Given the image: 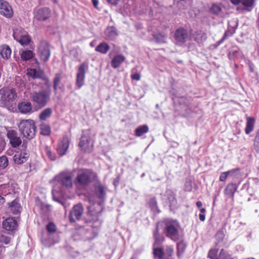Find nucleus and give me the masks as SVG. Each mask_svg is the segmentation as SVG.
<instances>
[{
  "label": "nucleus",
  "mask_w": 259,
  "mask_h": 259,
  "mask_svg": "<svg viewBox=\"0 0 259 259\" xmlns=\"http://www.w3.org/2000/svg\"><path fill=\"white\" fill-rule=\"evenodd\" d=\"M153 254L155 257H157L159 259H162L164 254V251L162 248H154Z\"/></svg>",
  "instance_id": "nucleus-39"
},
{
  "label": "nucleus",
  "mask_w": 259,
  "mask_h": 259,
  "mask_svg": "<svg viewBox=\"0 0 259 259\" xmlns=\"http://www.w3.org/2000/svg\"><path fill=\"white\" fill-rule=\"evenodd\" d=\"M72 175L70 172H63L60 173L56 177L57 181L60 182L63 186L70 188L72 186Z\"/></svg>",
  "instance_id": "nucleus-11"
},
{
  "label": "nucleus",
  "mask_w": 259,
  "mask_h": 259,
  "mask_svg": "<svg viewBox=\"0 0 259 259\" xmlns=\"http://www.w3.org/2000/svg\"><path fill=\"white\" fill-rule=\"evenodd\" d=\"M88 68V64L83 62L79 66L78 69L76 83L78 88H81L83 84L85 70H87Z\"/></svg>",
  "instance_id": "nucleus-13"
},
{
  "label": "nucleus",
  "mask_w": 259,
  "mask_h": 259,
  "mask_svg": "<svg viewBox=\"0 0 259 259\" xmlns=\"http://www.w3.org/2000/svg\"><path fill=\"white\" fill-rule=\"evenodd\" d=\"M28 158V154L25 152L17 153L13 157L15 163L21 164L25 162Z\"/></svg>",
  "instance_id": "nucleus-23"
},
{
  "label": "nucleus",
  "mask_w": 259,
  "mask_h": 259,
  "mask_svg": "<svg viewBox=\"0 0 259 259\" xmlns=\"http://www.w3.org/2000/svg\"><path fill=\"white\" fill-rule=\"evenodd\" d=\"M8 165V160L6 156L0 157V167L4 169Z\"/></svg>",
  "instance_id": "nucleus-44"
},
{
  "label": "nucleus",
  "mask_w": 259,
  "mask_h": 259,
  "mask_svg": "<svg viewBox=\"0 0 259 259\" xmlns=\"http://www.w3.org/2000/svg\"><path fill=\"white\" fill-rule=\"evenodd\" d=\"M69 145V138L65 136L59 143L57 148V151L59 155L63 156L67 152Z\"/></svg>",
  "instance_id": "nucleus-16"
},
{
  "label": "nucleus",
  "mask_w": 259,
  "mask_h": 259,
  "mask_svg": "<svg viewBox=\"0 0 259 259\" xmlns=\"http://www.w3.org/2000/svg\"><path fill=\"white\" fill-rule=\"evenodd\" d=\"M0 13L7 18H11L13 16V10L8 2L0 0Z\"/></svg>",
  "instance_id": "nucleus-15"
},
{
  "label": "nucleus",
  "mask_w": 259,
  "mask_h": 259,
  "mask_svg": "<svg viewBox=\"0 0 259 259\" xmlns=\"http://www.w3.org/2000/svg\"><path fill=\"white\" fill-rule=\"evenodd\" d=\"M79 147L85 152H91L93 149V142L88 134H83L79 143Z\"/></svg>",
  "instance_id": "nucleus-9"
},
{
  "label": "nucleus",
  "mask_w": 259,
  "mask_h": 259,
  "mask_svg": "<svg viewBox=\"0 0 259 259\" xmlns=\"http://www.w3.org/2000/svg\"><path fill=\"white\" fill-rule=\"evenodd\" d=\"M149 206L151 208V209L154 211H157L158 212H159V211L157 207V203L156 200V198L155 197L152 198L149 201Z\"/></svg>",
  "instance_id": "nucleus-41"
},
{
  "label": "nucleus",
  "mask_w": 259,
  "mask_h": 259,
  "mask_svg": "<svg viewBox=\"0 0 259 259\" xmlns=\"http://www.w3.org/2000/svg\"><path fill=\"white\" fill-rule=\"evenodd\" d=\"M249 69L251 72L254 71V66L252 63L249 62Z\"/></svg>",
  "instance_id": "nucleus-60"
},
{
  "label": "nucleus",
  "mask_w": 259,
  "mask_h": 259,
  "mask_svg": "<svg viewBox=\"0 0 259 259\" xmlns=\"http://www.w3.org/2000/svg\"><path fill=\"white\" fill-rule=\"evenodd\" d=\"M52 109L51 108H47L42 110L39 115V118L40 120L45 121L50 117L52 114Z\"/></svg>",
  "instance_id": "nucleus-30"
},
{
  "label": "nucleus",
  "mask_w": 259,
  "mask_h": 259,
  "mask_svg": "<svg viewBox=\"0 0 259 259\" xmlns=\"http://www.w3.org/2000/svg\"><path fill=\"white\" fill-rule=\"evenodd\" d=\"M11 238L7 236L2 235L0 237V243H4L6 244H8L10 242Z\"/></svg>",
  "instance_id": "nucleus-49"
},
{
  "label": "nucleus",
  "mask_w": 259,
  "mask_h": 259,
  "mask_svg": "<svg viewBox=\"0 0 259 259\" xmlns=\"http://www.w3.org/2000/svg\"><path fill=\"white\" fill-rule=\"evenodd\" d=\"M18 201V200L15 199L12 202L9 203V208L14 215L20 214L21 211V207Z\"/></svg>",
  "instance_id": "nucleus-24"
},
{
  "label": "nucleus",
  "mask_w": 259,
  "mask_h": 259,
  "mask_svg": "<svg viewBox=\"0 0 259 259\" xmlns=\"http://www.w3.org/2000/svg\"><path fill=\"white\" fill-rule=\"evenodd\" d=\"M170 197L168 198V199L170 202H174L176 201V199L174 194L171 192H169Z\"/></svg>",
  "instance_id": "nucleus-55"
},
{
  "label": "nucleus",
  "mask_w": 259,
  "mask_h": 259,
  "mask_svg": "<svg viewBox=\"0 0 259 259\" xmlns=\"http://www.w3.org/2000/svg\"><path fill=\"white\" fill-rule=\"evenodd\" d=\"M88 209L89 211L84 218V222L92 228L98 229L100 228L102 224V221L99 217L103 210L102 206L100 203H98L94 206H89Z\"/></svg>",
  "instance_id": "nucleus-1"
},
{
  "label": "nucleus",
  "mask_w": 259,
  "mask_h": 259,
  "mask_svg": "<svg viewBox=\"0 0 259 259\" xmlns=\"http://www.w3.org/2000/svg\"><path fill=\"white\" fill-rule=\"evenodd\" d=\"M38 55L42 61L47 62L51 55V50L49 44L46 40H41L37 47Z\"/></svg>",
  "instance_id": "nucleus-6"
},
{
  "label": "nucleus",
  "mask_w": 259,
  "mask_h": 259,
  "mask_svg": "<svg viewBox=\"0 0 259 259\" xmlns=\"http://www.w3.org/2000/svg\"><path fill=\"white\" fill-rule=\"evenodd\" d=\"M5 202V198L0 195V204H3Z\"/></svg>",
  "instance_id": "nucleus-62"
},
{
  "label": "nucleus",
  "mask_w": 259,
  "mask_h": 259,
  "mask_svg": "<svg viewBox=\"0 0 259 259\" xmlns=\"http://www.w3.org/2000/svg\"><path fill=\"white\" fill-rule=\"evenodd\" d=\"M155 41L158 44L165 43L166 35L164 33H158L153 35Z\"/></svg>",
  "instance_id": "nucleus-33"
},
{
  "label": "nucleus",
  "mask_w": 259,
  "mask_h": 259,
  "mask_svg": "<svg viewBox=\"0 0 259 259\" xmlns=\"http://www.w3.org/2000/svg\"><path fill=\"white\" fill-rule=\"evenodd\" d=\"M125 60V58L122 55L115 56L111 61V66L114 68L118 67Z\"/></svg>",
  "instance_id": "nucleus-27"
},
{
  "label": "nucleus",
  "mask_w": 259,
  "mask_h": 259,
  "mask_svg": "<svg viewBox=\"0 0 259 259\" xmlns=\"http://www.w3.org/2000/svg\"><path fill=\"white\" fill-rule=\"evenodd\" d=\"M199 218L200 220L201 221H202V222L204 221H205V215H204V214H200L199 215Z\"/></svg>",
  "instance_id": "nucleus-59"
},
{
  "label": "nucleus",
  "mask_w": 259,
  "mask_h": 259,
  "mask_svg": "<svg viewBox=\"0 0 259 259\" xmlns=\"http://www.w3.org/2000/svg\"><path fill=\"white\" fill-rule=\"evenodd\" d=\"M92 2H93L94 6L95 8H97V6H98V0H92Z\"/></svg>",
  "instance_id": "nucleus-64"
},
{
  "label": "nucleus",
  "mask_w": 259,
  "mask_h": 259,
  "mask_svg": "<svg viewBox=\"0 0 259 259\" xmlns=\"http://www.w3.org/2000/svg\"><path fill=\"white\" fill-rule=\"evenodd\" d=\"M107 1L109 4L115 5L119 1V0H107Z\"/></svg>",
  "instance_id": "nucleus-56"
},
{
  "label": "nucleus",
  "mask_w": 259,
  "mask_h": 259,
  "mask_svg": "<svg viewBox=\"0 0 259 259\" xmlns=\"http://www.w3.org/2000/svg\"><path fill=\"white\" fill-rule=\"evenodd\" d=\"M110 47L106 42H101L95 49V51L102 54H106L109 50Z\"/></svg>",
  "instance_id": "nucleus-32"
},
{
  "label": "nucleus",
  "mask_w": 259,
  "mask_h": 259,
  "mask_svg": "<svg viewBox=\"0 0 259 259\" xmlns=\"http://www.w3.org/2000/svg\"><path fill=\"white\" fill-rule=\"evenodd\" d=\"M13 37L22 46L27 45L30 41V38L27 33L21 28H17L14 31Z\"/></svg>",
  "instance_id": "nucleus-8"
},
{
  "label": "nucleus",
  "mask_w": 259,
  "mask_h": 259,
  "mask_svg": "<svg viewBox=\"0 0 259 259\" xmlns=\"http://www.w3.org/2000/svg\"><path fill=\"white\" fill-rule=\"evenodd\" d=\"M7 136L10 140V144L13 148L18 147L21 144V139L18 137V134L16 131L13 130L8 131Z\"/></svg>",
  "instance_id": "nucleus-14"
},
{
  "label": "nucleus",
  "mask_w": 259,
  "mask_h": 259,
  "mask_svg": "<svg viewBox=\"0 0 259 259\" xmlns=\"http://www.w3.org/2000/svg\"><path fill=\"white\" fill-rule=\"evenodd\" d=\"M17 94L13 89L4 87L0 89V106H10L15 99Z\"/></svg>",
  "instance_id": "nucleus-3"
},
{
  "label": "nucleus",
  "mask_w": 259,
  "mask_h": 259,
  "mask_svg": "<svg viewBox=\"0 0 259 259\" xmlns=\"http://www.w3.org/2000/svg\"><path fill=\"white\" fill-rule=\"evenodd\" d=\"M165 230L167 237L174 240L177 238L178 234V224L176 221H168L165 222Z\"/></svg>",
  "instance_id": "nucleus-7"
},
{
  "label": "nucleus",
  "mask_w": 259,
  "mask_h": 259,
  "mask_svg": "<svg viewBox=\"0 0 259 259\" xmlns=\"http://www.w3.org/2000/svg\"><path fill=\"white\" fill-rule=\"evenodd\" d=\"M155 239V244H159L163 240V238L159 235H155L154 237Z\"/></svg>",
  "instance_id": "nucleus-51"
},
{
  "label": "nucleus",
  "mask_w": 259,
  "mask_h": 259,
  "mask_svg": "<svg viewBox=\"0 0 259 259\" xmlns=\"http://www.w3.org/2000/svg\"><path fill=\"white\" fill-rule=\"evenodd\" d=\"M18 127L21 134L26 138L30 140L35 137L36 127L33 120H22Z\"/></svg>",
  "instance_id": "nucleus-2"
},
{
  "label": "nucleus",
  "mask_w": 259,
  "mask_h": 259,
  "mask_svg": "<svg viewBox=\"0 0 259 259\" xmlns=\"http://www.w3.org/2000/svg\"><path fill=\"white\" fill-rule=\"evenodd\" d=\"M51 91L50 90L35 91L31 94L32 101L39 107L46 106L50 99Z\"/></svg>",
  "instance_id": "nucleus-4"
},
{
  "label": "nucleus",
  "mask_w": 259,
  "mask_h": 259,
  "mask_svg": "<svg viewBox=\"0 0 259 259\" xmlns=\"http://www.w3.org/2000/svg\"><path fill=\"white\" fill-rule=\"evenodd\" d=\"M202 203L201 201H197L196 202V206H197L198 208H200L202 206Z\"/></svg>",
  "instance_id": "nucleus-63"
},
{
  "label": "nucleus",
  "mask_w": 259,
  "mask_h": 259,
  "mask_svg": "<svg viewBox=\"0 0 259 259\" xmlns=\"http://www.w3.org/2000/svg\"><path fill=\"white\" fill-rule=\"evenodd\" d=\"M51 13V11L48 8L35 9L34 10V17L38 21H45L50 17Z\"/></svg>",
  "instance_id": "nucleus-12"
},
{
  "label": "nucleus",
  "mask_w": 259,
  "mask_h": 259,
  "mask_svg": "<svg viewBox=\"0 0 259 259\" xmlns=\"http://www.w3.org/2000/svg\"><path fill=\"white\" fill-rule=\"evenodd\" d=\"M62 79V74L60 73H57L53 79V88L56 92L58 89L63 90L64 88V85L61 83V80Z\"/></svg>",
  "instance_id": "nucleus-26"
},
{
  "label": "nucleus",
  "mask_w": 259,
  "mask_h": 259,
  "mask_svg": "<svg viewBox=\"0 0 259 259\" xmlns=\"http://www.w3.org/2000/svg\"><path fill=\"white\" fill-rule=\"evenodd\" d=\"M218 259H233L231 255L224 249L221 250Z\"/></svg>",
  "instance_id": "nucleus-40"
},
{
  "label": "nucleus",
  "mask_w": 259,
  "mask_h": 259,
  "mask_svg": "<svg viewBox=\"0 0 259 259\" xmlns=\"http://www.w3.org/2000/svg\"><path fill=\"white\" fill-rule=\"evenodd\" d=\"M218 249H210L208 252V257L211 259H218L219 256L218 255Z\"/></svg>",
  "instance_id": "nucleus-42"
},
{
  "label": "nucleus",
  "mask_w": 259,
  "mask_h": 259,
  "mask_svg": "<svg viewBox=\"0 0 259 259\" xmlns=\"http://www.w3.org/2000/svg\"><path fill=\"white\" fill-rule=\"evenodd\" d=\"M174 253L173 248L171 247H167L166 249V253L168 256H171Z\"/></svg>",
  "instance_id": "nucleus-53"
},
{
  "label": "nucleus",
  "mask_w": 259,
  "mask_h": 259,
  "mask_svg": "<svg viewBox=\"0 0 259 259\" xmlns=\"http://www.w3.org/2000/svg\"><path fill=\"white\" fill-rule=\"evenodd\" d=\"M188 38V33L187 30L184 28H179L176 30L175 33V38L177 43H184Z\"/></svg>",
  "instance_id": "nucleus-17"
},
{
  "label": "nucleus",
  "mask_w": 259,
  "mask_h": 259,
  "mask_svg": "<svg viewBox=\"0 0 259 259\" xmlns=\"http://www.w3.org/2000/svg\"><path fill=\"white\" fill-rule=\"evenodd\" d=\"M231 2L232 4L236 5L241 3V0H231Z\"/></svg>",
  "instance_id": "nucleus-58"
},
{
  "label": "nucleus",
  "mask_w": 259,
  "mask_h": 259,
  "mask_svg": "<svg viewBox=\"0 0 259 259\" xmlns=\"http://www.w3.org/2000/svg\"><path fill=\"white\" fill-rule=\"evenodd\" d=\"M33 57V53L30 50L23 51L21 55V58L24 61H27Z\"/></svg>",
  "instance_id": "nucleus-38"
},
{
  "label": "nucleus",
  "mask_w": 259,
  "mask_h": 259,
  "mask_svg": "<svg viewBox=\"0 0 259 259\" xmlns=\"http://www.w3.org/2000/svg\"><path fill=\"white\" fill-rule=\"evenodd\" d=\"M194 35L195 40L198 43H202L207 39V35L206 33L201 30H198L196 31Z\"/></svg>",
  "instance_id": "nucleus-28"
},
{
  "label": "nucleus",
  "mask_w": 259,
  "mask_h": 259,
  "mask_svg": "<svg viewBox=\"0 0 259 259\" xmlns=\"http://www.w3.org/2000/svg\"><path fill=\"white\" fill-rule=\"evenodd\" d=\"M18 107L19 111L22 113H29L32 111L31 104L28 102H22L19 103Z\"/></svg>",
  "instance_id": "nucleus-25"
},
{
  "label": "nucleus",
  "mask_w": 259,
  "mask_h": 259,
  "mask_svg": "<svg viewBox=\"0 0 259 259\" xmlns=\"http://www.w3.org/2000/svg\"><path fill=\"white\" fill-rule=\"evenodd\" d=\"M242 5L246 7H252L254 4V0H241Z\"/></svg>",
  "instance_id": "nucleus-48"
},
{
  "label": "nucleus",
  "mask_w": 259,
  "mask_h": 259,
  "mask_svg": "<svg viewBox=\"0 0 259 259\" xmlns=\"http://www.w3.org/2000/svg\"><path fill=\"white\" fill-rule=\"evenodd\" d=\"M237 187L235 184H229L225 189V193L227 195H230L233 196L234 194L237 190Z\"/></svg>",
  "instance_id": "nucleus-35"
},
{
  "label": "nucleus",
  "mask_w": 259,
  "mask_h": 259,
  "mask_svg": "<svg viewBox=\"0 0 259 259\" xmlns=\"http://www.w3.org/2000/svg\"><path fill=\"white\" fill-rule=\"evenodd\" d=\"M229 173V171L223 172L220 176V181L222 182L225 181Z\"/></svg>",
  "instance_id": "nucleus-52"
},
{
  "label": "nucleus",
  "mask_w": 259,
  "mask_h": 259,
  "mask_svg": "<svg viewBox=\"0 0 259 259\" xmlns=\"http://www.w3.org/2000/svg\"><path fill=\"white\" fill-rule=\"evenodd\" d=\"M95 175L91 169H85L78 174L75 178V183L79 186H85L91 182V179Z\"/></svg>",
  "instance_id": "nucleus-5"
},
{
  "label": "nucleus",
  "mask_w": 259,
  "mask_h": 259,
  "mask_svg": "<svg viewBox=\"0 0 259 259\" xmlns=\"http://www.w3.org/2000/svg\"><path fill=\"white\" fill-rule=\"evenodd\" d=\"M35 207L38 209L40 213L44 216L47 215L50 211V205L42 202L40 200L36 201Z\"/></svg>",
  "instance_id": "nucleus-19"
},
{
  "label": "nucleus",
  "mask_w": 259,
  "mask_h": 259,
  "mask_svg": "<svg viewBox=\"0 0 259 259\" xmlns=\"http://www.w3.org/2000/svg\"><path fill=\"white\" fill-rule=\"evenodd\" d=\"M105 34L106 39L107 40H113L118 35L117 29L114 26L108 27L105 31Z\"/></svg>",
  "instance_id": "nucleus-22"
},
{
  "label": "nucleus",
  "mask_w": 259,
  "mask_h": 259,
  "mask_svg": "<svg viewBox=\"0 0 259 259\" xmlns=\"http://www.w3.org/2000/svg\"><path fill=\"white\" fill-rule=\"evenodd\" d=\"M246 120L247 123L245 128V133L248 135L253 130L255 119L253 117H247Z\"/></svg>",
  "instance_id": "nucleus-29"
},
{
  "label": "nucleus",
  "mask_w": 259,
  "mask_h": 259,
  "mask_svg": "<svg viewBox=\"0 0 259 259\" xmlns=\"http://www.w3.org/2000/svg\"><path fill=\"white\" fill-rule=\"evenodd\" d=\"M46 227L48 232L50 233H53L56 231V226L53 222H50Z\"/></svg>",
  "instance_id": "nucleus-46"
},
{
  "label": "nucleus",
  "mask_w": 259,
  "mask_h": 259,
  "mask_svg": "<svg viewBox=\"0 0 259 259\" xmlns=\"http://www.w3.org/2000/svg\"><path fill=\"white\" fill-rule=\"evenodd\" d=\"M149 128L147 125H143L137 127L135 130V135L140 137L148 132Z\"/></svg>",
  "instance_id": "nucleus-34"
},
{
  "label": "nucleus",
  "mask_w": 259,
  "mask_h": 259,
  "mask_svg": "<svg viewBox=\"0 0 259 259\" xmlns=\"http://www.w3.org/2000/svg\"><path fill=\"white\" fill-rule=\"evenodd\" d=\"M159 235V230H158V224H157L155 231L154 232V237L155 236V235Z\"/></svg>",
  "instance_id": "nucleus-61"
},
{
  "label": "nucleus",
  "mask_w": 259,
  "mask_h": 259,
  "mask_svg": "<svg viewBox=\"0 0 259 259\" xmlns=\"http://www.w3.org/2000/svg\"><path fill=\"white\" fill-rule=\"evenodd\" d=\"M83 213V207L81 204L79 203L75 205L69 214V219L71 223H74L76 220L81 218Z\"/></svg>",
  "instance_id": "nucleus-10"
},
{
  "label": "nucleus",
  "mask_w": 259,
  "mask_h": 259,
  "mask_svg": "<svg viewBox=\"0 0 259 259\" xmlns=\"http://www.w3.org/2000/svg\"><path fill=\"white\" fill-rule=\"evenodd\" d=\"M215 237L216 240L218 241L217 243H219L222 242L223 240L224 237H225V234H224L223 231H222V230L218 231V232L217 233Z\"/></svg>",
  "instance_id": "nucleus-45"
},
{
  "label": "nucleus",
  "mask_w": 259,
  "mask_h": 259,
  "mask_svg": "<svg viewBox=\"0 0 259 259\" xmlns=\"http://www.w3.org/2000/svg\"><path fill=\"white\" fill-rule=\"evenodd\" d=\"M3 227L6 230L13 232L17 229L18 223L14 218H9L3 221Z\"/></svg>",
  "instance_id": "nucleus-18"
},
{
  "label": "nucleus",
  "mask_w": 259,
  "mask_h": 259,
  "mask_svg": "<svg viewBox=\"0 0 259 259\" xmlns=\"http://www.w3.org/2000/svg\"><path fill=\"white\" fill-rule=\"evenodd\" d=\"M177 249H178V255H180V253H182L184 250V244L182 242L178 243L177 244Z\"/></svg>",
  "instance_id": "nucleus-50"
},
{
  "label": "nucleus",
  "mask_w": 259,
  "mask_h": 259,
  "mask_svg": "<svg viewBox=\"0 0 259 259\" xmlns=\"http://www.w3.org/2000/svg\"><path fill=\"white\" fill-rule=\"evenodd\" d=\"M12 51L10 47L7 45L0 46V55L5 60H8L10 58Z\"/></svg>",
  "instance_id": "nucleus-21"
},
{
  "label": "nucleus",
  "mask_w": 259,
  "mask_h": 259,
  "mask_svg": "<svg viewBox=\"0 0 259 259\" xmlns=\"http://www.w3.org/2000/svg\"><path fill=\"white\" fill-rule=\"evenodd\" d=\"M28 75L33 79L42 78L44 76V73L36 69H31L28 71Z\"/></svg>",
  "instance_id": "nucleus-31"
},
{
  "label": "nucleus",
  "mask_w": 259,
  "mask_h": 259,
  "mask_svg": "<svg viewBox=\"0 0 259 259\" xmlns=\"http://www.w3.org/2000/svg\"><path fill=\"white\" fill-rule=\"evenodd\" d=\"M254 146L255 149L258 151H259V130L257 132L255 137Z\"/></svg>",
  "instance_id": "nucleus-47"
},
{
  "label": "nucleus",
  "mask_w": 259,
  "mask_h": 259,
  "mask_svg": "<svg viewBox=\"0 0 259 259\" xmlns=\"http://www.w3.org/2000/svg\"><path fill=\"white\" fill-rule=\"evenodd\" d=\"M95 194L99 199L104 201L106 198V188L101 184L96 185Z\"/></svg>",
  "instance_id": "nucleus-20"
},
{
  "label": "nucleus",
  "mask_w": 259,
  "mask_h": 259,
  "mask_svg": "<svg viewBox=\"0 0 259 259\" xmlns=\"http://www.w3.org/2000/svg\"><path fill=\"white\" fill-rule=\"evenodd\" d=\"M221 11L222 8L221 6L217 4L213 5L210 9V12L215 15L219 14Z\"/></svg>",
  "instance_id": "nucleus-43"
},
{
  "label": "nucleus",
  "mask_w": 259,
  "mask_h": 259,
  "mask_svg": "<svg viewBox=\"0 0 259 259\" xmlns=\"http://www.w3.org/2000/svg\"><path fill=\"white\" fill-rule=\"evenodd\" d=\"M44 150V153L51 160L54 161L56 159V154L52 151L51 148L50 147L48 146H45Z\"/></svg>",
  "instance_id": "nucleus-36"
},
{
  "label": "nucleus",
  "mask_w": 259,
  "mask_h": 259,
  "mask_svg": "<svg viewBox=\"0 0 259 259\" xmlns=\"http://www.w3.org/2000/svg\"><path fill=\"white\" fill-rule=\"evenodd\" d=\"M40 134L44 136H49L51 134L50 126L46 124L43 123L40 125Z\"/></svg>",
  "instance_id": "nucleus-37"
},
{
  "label": "nucleus",
  "mask_w": 259,
  "mask_h": 259,
  "mask_svg": "<svg viewBox=\"0 0 259 259\" xmlns=\"http://www.w3.org/2000/svg\"><path fill=\"white\" fill-rule=\"evenodd\" d=\"M140 74L139 73H135L134 74H132L131 76V77L133 79L139 80L140 79Z\"/></svg>",
  "instance_id": "nucleus-54"
},
{
  "label": "nucleus",
  "mask_w": 259,
  "mask_h": 259,
  "mask_svg": "<svg viewBox=\"0 0 259 259\" xmlns=\"http://www.w3.org/2000/svg\"><path fill=\"white\" fill-rule=\"evenodd\" d=\"M232 35V33L230 32L229 31H227L225 32V34H224V35L223 36V38H222V40H223L224 39H225L227 36H228L229 35Z\"/></svg>",
  "instance_id": "nucleus-57"
}]
</instances>
